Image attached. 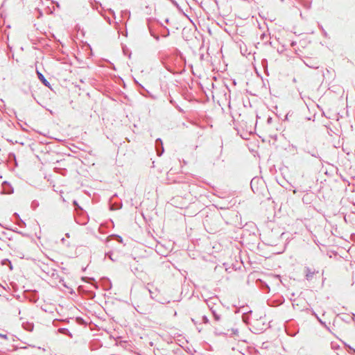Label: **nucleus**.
Masks as SVG:
<instances>
[{
	"mask_svg": "<svg viewBox=\"0 0 355 355\" xmlns=\"http://www.w3.org/2000/svg\"><path fill=\"white\" fill-rule=\"evenodd\" d=\"M37 75H38V78H40V80L46 85V86H49V82L45 79L44 76L39 71H37Z\"/></svg>",
	"mask_w": 355,
	"mask_h": 355,
	"instance_id": "obj_1",
	"label": "nucleus"
},
{
	"mask_svg": "<svg viewBox=\"0 0 355 355\" xmlns=\"http://www.w3.org/2000/svg\"><path fill=\"white\" fill-rule=\"evenodd\" d=\"M314 274V271H311L310 269L307 268L306 270V279H309L310 278H311L313 277Z\"/></svg>",
	"mask_w": 355,
	"mask_h": 355,
	"instance_id": "obj_2",
	"label": "nucleus"
}]
</instances>
